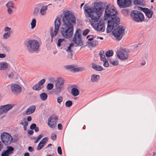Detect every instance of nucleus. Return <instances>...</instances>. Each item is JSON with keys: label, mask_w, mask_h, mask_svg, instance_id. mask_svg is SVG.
Segmentation results:
<instances>
[{"label": "nucleus", "mask_w": 156, "mask_h": 156, "mask_svg": "<svg viewBox=\"0 0 156 156\" xmlns=\"http://www.w3.org/2000/svg\"><path fill=\"white\" fill-rule=\"evenodd\" d=\"M63 14V24L61 32L64 37L68 39L73 35L74 25L76 23V19L74 16L69 11H64Z\"/></svg>", "instance_id": "f257e3e1"}, {"label": "nucleus", "mask_w": 156, "mask_h": 156, "mask_svg": "<svg viewBox=\"0 0 156 156\" xmlns=\"http://www.w3.org/2000/svg\"><path fill=\"white\" fill-rule=\"evenodd\" d=\"M117 14V11L115 7L110 4H108L105 8L104 20H108V18H111V20H108V21L116 27L119 24L120 22L119 17L115 16Z\"/></svg>", "instance_id": "f03ea898"}, {"label": "nucleus", "mask_w": 156, "mask_h": 156, "mask_svg": "<svg viewBox=\"0 0 156 156\" xmlns=\"http://www.w3.org/2000/svg\"><path fill=\"white\" fill-rule=\"evenodd\" d=\"M106 4V3L101 2L98 3L95 2L94 6L96 9L95 11H94V9L86 7V5H85L84 8L86 16L92 17V16H93L95 17H100L101 15L102 9L104 8H105L107 6Z\"/></svg>", "instance_id": "7ed1b4c3"}, {"label": "nucleus", "mask_w": 156, "mask_h": 156, "mask_svg": "<svg viewBox=\"0 0 156 156\" xmlns=\"http://www.w3.org/2000/svg\"><path fill=\"white\" fill-rule=\"evenodd\" d=\"M88 17L91 25L94 29L98 31L104 32L105 30V26L102 20H100L99 21L100 17H95L92 16V17Z\"/></svg>", "instance_id": "20e7f679"}, {"label": "nucleus", "mask_w": 156, "mask_h": 156, "mask_svg": "<svg viewBox=\"0 0 156 156\" xmlns=\"http://www.w3.org/2000/svg\"><path fill=\"white\" fill-rule=\"evenodd\" d=\"M27 50L30 53L37 51L39 48V44L35 40H30L25 44Z\"/></svg>", "instance_id": "39448f33"}, {"label": "nucleus", "mask_w": 156, "mask_h": 156, "mask_svg": "<svg viewBox=\"0 0 156 156\" xmlns=\"http://www.w3.org/2000/svg\"><path fill=\"white\" fill-rule=\"evenodd\" d=\"M130 16L132 20L136 23L142 22L144 20V16L142 12L137 10H132Z\"/></svg>", "instance_id": "423d86ee"}, {"label": "nucleus", "mask_w": 156, "mask_h": 156, "mask_svg": "<svg viewBox=\"0 0 156 156\" xmlns=\"http://www.w3.org/2000/svg\"><path fill=\"white\" fill-rule=\"evenodd\" d=\"M55 88L53 90V93L57 95L61 93L64 87V80L61 77L58 78L55 81Z\"/></svg>", "instance_id": "0eeeda50"}, {"label": "nucleus", "mask_w": 156, "mask_h": 156, "mask_svg": "<svg viewBox=\"0 0 156 156\" xmlns=\"http://www.w3.org/2000/svg\"><path fill=\"white\" fill-rule=\"evenodd\" d=\"M81 30L79 29L76 31L73 38L72 41L77 46H81L83 45L82 39Z\"/></svg>", "instance_id": "6e6552de"}, {"label": "nucleus", "mask_w": 156, "mask_h": 156, "mask_svg": "<svg viewBox=\"0 0 156 156\" xmlns=\"http://www.w3.org/2000/svg\"><path fill=\"white\" fill-rule=\"evenodd\" d=\"M125 29L123 27L119 26L112 31L113 35L116 39L119 40L122 38L124 34Z\"/></svg>", "instance_id": "1a4fd4ad"}, {"label": "nucleus", "mask_w": 156, "mask_h": 156, "mask_svg": "<svg viewBox=\"0 0 156 156\" xmlns=\"http://www.w3.org/2000/svg\"><path fill=\"white\" fill-rule=\"evenodd\" d=\"M1 137L2 142L5 145H9L12 142L13 138L8 133L4 132L2 133Z\"/></svg>", "instance_id": "9d476101"}, {"label": "nucleus", "mask_w": 156, "mask_h": 156, "mask_svg": "<svg viewBox=\"0 0 156 156\" xmlns=\"http://www.w3.org/2000/svg\"><path fill=\"white\" fill-rule=\"evenodd\" d=\"M7 87L10 88L12 93L15 95L19 94L22 91V87L17 84L12 83L8 85Z\"/></svg>", "instance_id": "9b49d317"}, {"label": "nucleus", "mask_w": 156, "mask_h": 156, "mask_svg": "<svg viewBox=\"0 0 156 156\" xmlns=\"http://www.w3.org/2000/svg\"><path fill=\"white\" fill-rule=\"evenodd\" d=\"M117 55L118 58L121 59H127L129 55V51L125 49L118 51Z\"/></svg>", "instance_id": "f8f14e48"}, {"label": "nucleus", "mask_w": 156, "mask_h": 156, "mask_svg": "<svg viewBox=\"0 0 156 156\" xmlns=\"http://www.w3.org/2000/svg\"><path fill=\"white\" fill-rule=\"evenodd\" d=\"M61 19L59 18H57L55 20V30L53 32L52 31L51 32L50 34L52 38L56 35L58 33L59 28L61 25Z\"/></svg>", "instance_id": "ddd939ff"}, {"label": "nucleus", "mask_w": 156, "mask_h": 156, "mask_svg": "<svg viewBox=\"0 0 156 156\" xmlns=\"http://www.w3.org/2000/svg\"><path fill=\"white\" fill-rule=\"evenodd\" d=\"M13 104H7L0 106V114L1 115L5 113L11 109L14 106Z\"/></svg>", "instance_id": "4468645a"}, {"label": "nucleus", "mask_w": 156, "mask_h": 156, "mask_svg": "<svg viewBox=\"0 0 156 156\" xmlns=\"http://www.w3.org/2000/svg\"><path fill=\"white\" fill-rule=\"evenodd\" d=\"M58 118L56 116H51L48 119V124L51 128H55Z\"/></svg>", "instance_id": "2eb2a0df"}, {"label": "nucleus", "mask_w": 156, "mask_h": 156, "mask_svg": "<svg viewBox=\"0 0 156 156\" xmlns=\"http://www.w3.org/2000/svg\"><path fill=\"white\" fill-rule=\"evenodd\" d=\"M65 68L66 69H69L71 72H81L85 70L84 68L81 67L76 68L72 65L66 66H65Z\"/></svg>", "instance_id": "dca6fc26"}, {"label": "nucleus", "mask_w": 156, "mask_h": 156, "mask_svg": "<svg viewBox=\"0 0 156 156\" xmlns=\"http://www.w3.org/2000/svg\"><path fill=\"white\" fill-rule=\"evenodd\" d=\"M118 5L120 8H124L129 6L131 1H117Z\"/></svg>", "instance_id": "f3484780"}, {"label": "nucleus", "mask_w": 156, "mask_h": 156, "mask_svg": "<svg viewBox=\"0 0 156 156\" xmlns=\"http://www.w3.org/2000/svg\"><path fill=\"white\" fill-rule=\"evenodd\" d=\"M142 11L145 13L146 16L149 19L152 18L153 12V11L149 9L145 8H142Z\"/></svg>", "instance_id": "a211bd4d"}, {"label": "nucleus", "mask_w": 156, "mask_h": 156, "mask_svg": "<svg viewBox=\"0 0 156 156\" xmlns=\"http://www.w3.org/2000/svg\"><path fill=\"white\" fill-rule=\"evenodd\" d=\"M36 107L35 105H33L30 106L27 109L25 112L26 115H29L33 113L35 111Z\"/></svg>", "instance_id": "6ab92c4d"}, {"label": "nucleus", "mask_w": 156, "mask_h": 156, "mask_svg": "<svg viewBox=\"0 0 156 156\" xmlns=\"http://www.w3.org/2000/svg\"><path fill=\"white\" fill-rule=\"evenodd\" d=\"M100 76L95 74H93L91 75L90 80L92 82H97L100 78Z\"/></svg>", "instance_id": "aec40b11"}, {"label": "nucleus", "mask_w": 156, "mask_h": 156, "mask_svg": "<svg viewBox=\"0 0 156 156\" xmlns=\"http://www.w3.org/2000/svg\"><path fill=\"white\" fill-rule=\"evenodd\" d=\"M8 64L6 62H0V70H6L8 67Z\"/></svg>", "instance_id": "412c9836"}, {"label": "nucleus", "mask_w": 156, "mask_h": 156, "mask_svg": "<svg viewBox=\"0 0 156 156\" xmlns=\"http://www.w3.org/2000/svg\"><path fill=\"white\" fill-rule=\"evenodd\" d=\"M115 27L111 24L109 21H108V26L106 28V32L107 33L110 32L112 29Z\"/></svg>", "instance_id": "4be33fe9"}, {"label": "nucleus", "mask_w": 156, "mask_h": 156, "mask_svg": "<svg viewBox=\"0 0 156 156\" xmlns=\"http://www.w3.org/2000/svg\"><path fill=\"white\" fill-rule=\"evenodd\" d=\"M92 66L93 68L97 71H101L103 69L102 67L101 66L93 64H92Z\"/></svg>", "instance_id": "5701e85b"}, {"label": "nucleus", "mask_w": 156, "mask_h": 156, "mask_svg": "<svg viewBox=\"0 0 156 156\" xmlns=\"http://www.w3.org/2000/svg\"><path fill=\"white\" fill-rule=\"evenodd\" d=\"M133 3L135 5H139L143 6H145V1H133Z\"/></svg>", "instance_id": "b1692460"}, {"label": "nucleus", "mask_w": 156, "mask_h": 156, "mask_svg": "<svg viewBox=\"0 0 156 156\" xmlns=\"http://www.w3.org/2000/svg\"><path fill=\"white\" fill-rule=\"evenodd\" d=\"M71 93L74 96L78 95L79 94V90L76 88H73L71 90Z\"/></svg>", "instance_id": "393cba45"}, {"label": "nucleus", "mask_w": 156, "mask_h": 156, "mask_svg": "<svg viewBox=\"0 0 156 156\" xmlns=\"http://www.w3.org/2000/svg\"><path fill=\"white\" fill-rule=\"evenodd\" d=\"M88 43L92 47H95L98 45V41L96 40H94L92 41L88 42Z\"/></svg>", "instance_id": "a878e982"}, {"label": "nucleus", "mask_w": 156, "mask_h": 156, "mask_svg": "<svg viewBox=\"0 0 156 156\" xmlns=\"http://www.w3.org/2000/svg\"><path fill=\"white\" fill-rule=\"evenodd\" d=\"M9 78H14L15 79H16L18 77L17 73L15 72L11 73L9 75Z\"/></svg>", "instance_id": "bb28decb"}, {"label": "nucleus", "mask_w": 156, "mask_h": 156, "mask_svg": "<svg viewBox=\"0 0 156 156\" xmlns=\"http://www.w3.org/2000/svg\"><path fill=\"white\" fill-rule=\"evenodd\" d=\"M42 87V86H40L38 83H36L33 87L32 88L34 90H39L41 89Z\"/></svg>", "instance_id": "cd10ccee"}, {"label": "nucleus", "mask_w": 156, "mask_h": 156, "mask_svg": "<svg viewBox=\"0 0 156 156\" xmlns=\"http://www.w3.org/2000/svg\"><path fill=\"white\" fill-rule=\"evenodd\" d=\"M40 97L42 101H45L47 98L48 95L46 93H43L40 94Z\"/></svg>", "instance_id": "c85d7f7f"}, {"label": "nucleus", "mask_w": 156, "mask_h": 156, "mask_svg": "<svg viewBox=\"0 0 156 156\" xmlns=\"http://www.w3.org/2000/svg\"><path fill=\"white\" fill-rule=\"evenodd\" d=\"M99 54L101 60V61L104 60L106 59L104 51L102 50L100 51Z\"/></svg>", "instance_id": "c756f323"}, {"label": "nucleus", "mask_w": 156, "mask_h": 156, "mask_svg": "<svg viewBox=\"0 0 156 156\" xmlns=\"http://www.w3.org/2000/svg\"><path fill=\"white\" fill-rule=\"evenodd\" d=\"M47 9V5L42 6L40 10V13L42 15H44Z\"/></svg>", "instance_id": "7c9ffc66"}, {"label": "nucleus", "mask_w": 156, "mask_h": 156, "mask_svg": "<svg viewBox=\"0 0 156 156\" xmlns=\"http://www.w3.org/2000/svg\"><path fill=\"white\" fill-rule=\"evenodd\" d=\"M13 150L14 148L12 147L9 146L7 147V150L6 151L10 154L13 153Z\"/></svg>", "instance_id": "2f4dec72"}, {"label": "nucleus", "mask_w": 156, "mask_h": 156, "mask_svg": "<svg viewBox=\"0 0 156 156\" xmlns=\"http://www.w3.org/2000/svg\"><path fill=\"white\" fill-rule=\"evenodd\" d=\"M11 32H6L5 33L3 36V38L5 39H6L9 38L10 36Z\"/></svg>", "instance_id": "473e14b6"}, {"label": "nucleus", "mask_w": 156, "mask_h": 156, "mask_svg": "<svg viewBox=\"0 0 156 156\" xmlns=\"http://www.w3.org/2000/svg\"><path fill=\"white\" fill-rule=\"evenodd\" d=\"M6 6L8 8H15L14 3L12 1H10L6 4Z\"/></svg>", "instance_id": "72a5a7b5"}, {"label": "nucleus", "mask_w": 156, "mask_h": 156, "mask_svg": "<svg viewBox=\"0 0 156 156\" xmlns=\"http://www.w3.org/2000/svg\"><path fill=\"white\" fill-rule=\"evenodd\" d=\"M48 140L47 137H44L40 142V144H41L44 146Z\"/></svg>", "instance_id": "f704fd0d"}, {"label": "nucleus", "mask_w": 156, "mask_h": 156, "mask_svg": "<svg viewBox=\"0 0 156 156\" xmlns=\"http://www.w3.org/2000/svg\"><path fill=\"white\" fill-rule=\"evenodd\" d=\"M36 20L35 19H33L31 23V28L34 29L36 26Z\"/></svg>", "instance_id": "c9c22d12"}, {"label": "nucleus", "mask_w": 156, "mask_h": 156, "mask_svg": "<svg viewBox=\"0 0 156 156\" xmlns=\"http://www.w3.org/2000/svg\"><path fill=\"white\" fill-rule=\"evenodd\" d=\"M113 52L112 50L108 51L105 54V55L107 57H109L113 55Z\"/></svg>", "instance_id": "e433bc0d"}, {"label": "nucleus", "mask_w": 156, "mask_h": 156, "mask_svg": "<svg viewBox=\"0 0 156 156\" xmlns=\"http://www.w3.org/2000/svg\"><path fill=\"white\" fill-rule=\"evenodd\" d=\"M73 103L71 101H68L65 103V105L67 107H70L72 105Z\"/></svg>", "instance_id": "4c0bfd02"}, {"label": "nucleus", "mask_w": 156, "mask_h": 156, "mask_svg": "<svg viewBox=\"0 0 156 156\" xmlns=\"http://www.w3.org/2000/svg\"><path fill=\"white\" fill-rule=\"evenodd\" d=\"M54 87V85L52 83H49L47 86V88L48 90H50L52 89Z\"/></svg>", "instance_id": "58836bf2"}, {"label": "nucleus", "mask_w": 156, "mask_h": 156, "mask_svg": "<svg viewBox=\"0 0 156 156\" xmlns=\"http://www.w3.org/2000/svg\"><path fill=\"white\" fill-rule=\"evenodd\" d=\"M64 41V39L63 38H60L58 39L57 44L58 47H60L61 45V43L62 42Z\"/></svg>", "instance_id": "ea45409f"}, {"label": "nucleus", "mask_w": 156, "mask_h": 156, "mask_svg": "<svg viewBox=\"0 0 156 156\" xmlns=\"http://www.w3.org/2000/svg\"><path fill=\"white\" fill-rule=\"evenodd\" d=\"M109 62L111 64L114 66H117L119 64V62L117 60L114 61H110Z\"/></svg>", "instance_id": "a19ab883"}, {"label": "nucleus", "mask_w": 156, "mask_h": 156, "mask_svg": "<svg viewBox=\"0 0 156 156\" xmlns=\"http://www.w3.org/2000/svg\"><path fill=\"white\" fill-rule=\"evenodd\" d=\"M104 62L103 65L105 67H108L109 66V63L107 59H105L102 60Z\"/></svg>", "instance_id": "79ce46f5"}, {"label": "nucleus", "mask_w": 156, "mask_h": 156, "mask_svg": "<svg viewBox=\"0 0 156 156\" xmlns=\"http://www.w3.org/2000/svg\"><path fill=\"white\" fill-rule=\"evenodd\" d=\"M73 43H71L69 46L68 47V48L66 50V51L67 52H69L70 51H72L71 50V48L73 46Z\"/></svg>", "instance_id": "37998d69"}, {"label": "nucleus", "mask_w": 156, "mask_h": 156, "mask_svg": "<svg viewBox=\"0 0 156 156\" xmlns=\"http://www.w3.org/2000/svg\"><path fill=\"white\" fill-rule=\"evenodd\" d=\"M45 80L44 79H43L40 80L38 82V84L40 86H42L44 83L45 82Z\"/></svg>", "instance_id": "c03bdc74"}, {"label": "nucleus", "mask_w": 156, "mask_h": 156, "mask_svg": "<svg viewBox=\"0 0 156 156\" xmlns=\"http://www.w3.org/2000/svg\"><path fill=\"white\" fill-rule=\"evenodd\" d=\"M23 121L24 122H21L20 123V124L23 125V126L26 124V123H27V124L28 125V122L27 120L26 119L24 118L23 119Z\"/></svg>", "instance_id": "a18cd8bd"}, {"label": "nucleus", "mask_w": 156, "mask_h": 156, "mask_svg": "<svg viewBox=\"0 0 156 156\" xmlns=\"http://www.w3.org/2000/svg\"><path fill=\"white\" fill-rule=\"evenodd\" d=\"M90 31V30L89 29H86L85 30L83 31V34L84 36H86Z\"/></svg>", "instance_id": "49530a36"}, {"label": "nucleus", "mask_w": 156, "mask_h": 156, "mask_svg": "<svg viewBox=\"0 0 156 156\" xmlns=\"http://www.w3.org/2000/svg\"><path fill=\"white\" fill-rule=\"evenodd\" d=\"M62 100L63 97L62 96H60L57 98V101L59 104H61Z\"/></svg>", "instance_id": "de8ad7c7"}, {"label": "nucleus", "mask_w": 156, "mask_h": 156, "mask_svg": "<svg viewBox=\"0 0 156 156\" xmlns=\"http://www.w3.org/2000/svg\"><path fill=\"white\" fill-rule=\"evenodd\" d=\"M72 51H70L69 52H67L68 55L67 56V58L68 59H71L73 57V54L72 53Z\"/></svg>", "instance_id": "09e8293b"}, {"label": "nucleus", "mask_w": 156, "mask_h": 156, "mask_svg": "<svg viewBox=\"0 0 156 156\" xmlns=\"http://www.w3.org/2000/svg\"><path fill=\"white\" fill-rule=\"evenodd\" d=\"M44 146L43 145L41 144H40V143L38 144L37 147V150L38 151L40 150Z\"/></svg>", "instance_id": "8fccbe9b"}, {"label": "nucleus", "mask_w": 156, "mask_h": 156, "mask_svg": "<svg viewBox=\"0 0 156 156\" xmlns=\"http://www.w3.org/2000/svg\"><path fill=\"white\" fill-rule=\"evenodd\" d=\"M51 138L52 140H55L56 138V134L54 133H52L51 135Z\"/></svg>", "instance_id": "3c124183"}, {"label": "nucleus", "mask_w": 156, "mask_h": 156, "mask_svg": "<svg viewBox=\"0 0 156 156\" xmlns=\"http://www.w3.org/2000/svg\"><path fill=\"white\" fill-rule=\"evenodd\" d=\"M39 10V8L38 7H36L34 10V13L35 15H37L38 12Z\"/></svg>", "instance_id": "603ef678"}, {"label": "nucleus", "mask_w": 156, "mask_h": 156, "mask_svg": "<svg viewBox=\"0 0 156 156\" xmlns=\"http://www.w3.org/2000/svg\"><path fill=\"white\" fill-rule=\"evenodd\" d=\"M11 28L8 27H6L4 28V31L6 32H10Z\"/></svg>", "instance_id": "864d4df0"}, {"label": "nucleus", "mask_w": 156, "mask_h": 156, "mask_svg": "<svg viewBox=\"0 0 156 156\" xmlns=\"http://www.w3.org/2000/svg\"><path fill=\"white\" fill-rule=\"evenodd\" d=\"M37 127V125L36 124L33 123L30 126V129H34Z\"/></svg>", "instance_id": "5fc2aeb1"}, {"label": "nucleus", "mask_w": 156, "mask_h": 156, "mask_svg": "<svg viewBox=\"0 0 156 156\" xmlns=\"http://www.w3.org/2000/svg\"><path fill=\"white\" fill-rule=\"evenodd\" d=\"M9 154L6 151H3L1 154L2 156H9Z\"/></svg>", "instance_id": "6e6d98bb"}, {"label": "nucleus", "mask_w": 156, "mask_h": 156, "mask_svg": "<svg viewBox=\"0 0 156 156\" xmlns=\"http://www.w3.org/2000/svg\"><path fill=\"white\" fill-rule=\"evenodd\" d=\"M57 151L59 154H62V149L60 147H58L57 148Z\"/></svg>", "instance_id": "4d7b16f0"}, {"label": "nucleus", "mask_w": 156, "mask_h": 156, "mask_svg": "<svg viewBox=\"0 0 156 156\" xmlns=\"http://www.w3.org/2000/svg\"><path fill=\"white\" fill-rule=\"evenodd\" d=\"M7 12L9 14H11L13 12L12 9L11 8H8Z\"/></svg>", "instance_id": "13d9d810"}, {"label": "nucleus", "mask_w": 156, "mask_h": 156, "mask_svg": "<svg viewBox=\"0 0 156 156\" xmlns=\"http://www.w3.org/2000/svg\"><path fill=\"white\" fill-rule=\"evenodd\" d=\"M58 129L59 130H61L62 129V125L60 124H58Z\"/></svg>", "instance_id": "bf43d9fd"}, {"label": "nucleus", "mask_w": 156, "mask_h": 156, "mask_svg": "<svg viewBox=\"0 0 156 156\" xmlns=\"http://www.w3.org/2000/svg\"><path fill=\"white\" fill-rule=\"evenodd\" d=\"M6 55L4 54H1L0 53V58H3L5 57Z\"/></svg>", "instance_id": "052dcab7"}, {"label": "nucleus", "mask_w": 156, "mask_h": 156, "mask_svg": "<svg viewBox=\"0 0 156 156\" xmlns=\"http://www.w3.org/2000/svg\"><path fill=\"white\" fill-rule=\"evenodd\" d=\"M42 136H43V134H40L37 137V139L38 140H39L42 137Z\"/></svg>", "instance_id": "680f3d73"}, {"label": "nucleus", "mask_w": 156, "mask_h": 156, "mask_svg": "<svg viewBox=\"0 0 156 156\" xmlns=\"http://www.w3.org/2000/svg\"><path fill=\"white\" fill-rule=\"evenodd\" d=\"M28 149L29 151L30 152H32L34 150L33 148L30 146L28 147Z\"/></svg>", "instance_id": "e2e57ef3"}, {"label": "nucleus", "mask_w": 156, "mask_h": 156, "mask_svg": "<svg viewBox=\"0 0 156 156\" xmlns=\"http://www.w3.org/2000/svg\"><path fill=\"white\" fill-rule=\"evenodd\" d=\"M32 120V118L30 116H28L27 118V121L28 122V121L30 122V121Z\"/></svg>", "instance_id": "0e129e2a"}, {"label": "nucleus", "mask_w": 156, "mask_h": 156, "mask_svg": "<svg viewBox=\"0 0 156 156\" xmlns=\"http://www.w3.org/2000/svg\"><path fill=\"white\" fill-rule=\"evenodd\" d=\"M42 5L41 4H38L36 5V7H38V8L40 9V8L42 7Z\"/></svg>", "instance_id": "69168bd1"}, {"label": "nucleus", "mask_w": 156, "mask_h": 156, "mask_svg": "<svg viewBox=\"0 0 156 156\" xmlns=\"http://www.w3.org/2000/svg\"><path fill=\"white\" fill-rule=\"evenodd\" d=\"M34 133V131L32 130H30L28 131V133L30 135Z\"/></svg>", "instance_id": "338daca9"}, {"label": "nucleus", "mask_w": 156, "mask_h": 156, "mask_svg": "<svg viewBox=\"0 0 156 156\" xmlns=\"http://www.w3.org/2000/svg\"><path fill=\"white\" fill-rule=\"evenodd\" d=\"M28 125L27 124V123H26V124L23 126V129L24 130H26L27 129V127Z\"/></svg>", "instance_id": "774afa93"}]
</instances>
